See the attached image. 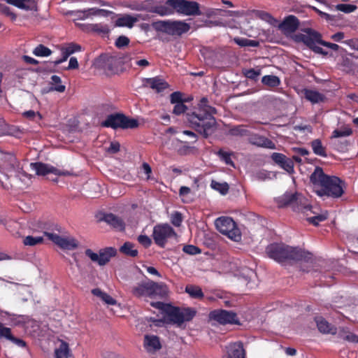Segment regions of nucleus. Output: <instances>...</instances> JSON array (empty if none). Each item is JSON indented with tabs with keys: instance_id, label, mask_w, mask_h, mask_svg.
<instances>
[{
	"instance_id": "nucleus-1",
	"label": "nucleus",
	"mask_w": 358,
	"mask_h": 358,
	"mask_svg": "<svg viewBox=\"0 0 358 358\" xmlns=\"http://www.w3.org/2000/svg\"><path fill=\"white\" fill-rule=\"evenodd\" d=\"M310 181L314 188H320L315 190L320 196L339 198L343 194L345 188V182L343 180L336 176L325 174L320 166H317L311 173Z\"/></svg>"
},
{
	"instance_id": "nucleus-2",
	"label": "nucleus",
	"mask_w": 358,
	"mask_h": 358,
	"mask_svg": "<svg viewBox=\"0 0 358 358\" xmlns=\"http://www.w3.org/2000/svg\"><path fill=\"white\" fill-rule=\"evenodd\" d=\"M266 253L271 259L279 263L312 259V253L298 247H292L284 243H271L266 248Z\"/></svg>"
},
{
	"instance_id": "nucleus-3",
	"label": "nucleus",
	"mask_w": 358,
	"mask_h": 358,
	"mask_svg": "<svg viewBox=\"0 0 358 358\" xmlns=\"http://www.w3.org/2000/svg\"><path fill=\"white\" fill-rule=\"evenodd\" d=\"M150 306L162 310L165 315V319L169 323L180 326L185 322L191 321L196 315V311L193 308H179L170 303L161 301L151 302Z\"/></svg>"
},
{
	"instance_id": "nucleus-4",
	"label": "nucleus",
	"mask_w": 358,
	"mask_h": 358,
	"mask_svg": "<svg viewBox=\"0 0 358 358\" xmlns=\"http://www.w3.org/2000/svg\"><path fill=\"white\" fill-rule=\"evenodd\" d=\"M277 203L279 207L291 206L294 211L301 212L307 216L313 213L312 206L308 203V199L297 192H285L277 198Z\"/></svg>"
},
{
	"instance_id": "nucleus-5",
	"label": "nucleus",
	"mask_w": 358,
	"mask_h": 358,
	"mask_svg": "<svg viewBox=\"0 0 358 358\" xmlns=\"http://www.w3.org/2000/svg\"><path fill=\"white\" fill-rule=\"evenodd\" d=\"M151 27L157 32L166 34L174 37H180L187 33L191 26L182 20H157L151 24Z\"/></svg>"
},
{
	"instance_id": "nucleus-6",
	"label": "nucleus",
	"mask_w": 358,
	"mask_h": 358,
	"mask_svg": "<svg viewBox=\"0 0 358 358\" xmlns=\"http://www.w3.org/2000/svg\"><path fill=\"white\" fill-rule=\"evenodd\" d=\"M137 120L130 118L121 113L110 114L101 123V127L113 129H135L138 127Z\"/></svg>"
},
{
	"instance_id": "nucleus-7",
	"label": "nucleus",
	"mask_w": 358,
	"mask_h": 358,
	"mask_svg": "<svg viewBox=\"0 0 358 358\" xmlns=\"http://www.w3.org/2000/svg\"><path fill=\"white\" fill-rule=\"evenodd\" d=\"M216 228L223 235L234 241L241 240V234L234 220L229 217H220L215 222Z\"/></svg>"
},
{
	"instance_id": "nucleus-8",
	"label": "nucleus",
	"mask_w": 358,
	"mask_h": 358,
	"mask_svg": "<svg viewBox=\"0 0 358 358\" xmlns=\"http://www.w3.org/2000/svg\"><path fill=\"white\" fill-rule=\"evenodd\" d=\"M305 32L306 34H300L296 35V40L303 42L315 53L324 56L327 55L328 52L327 51L317 45V43L320 44V42L321 41V34L310 28L306 29Z\"/></svg>"
},
{
	"instance_id": "nucleus-9",
	"label": "nucleus",
	"mask_w": 358,
	"mask_h": 358,
	"mask_svg": "<svg viewBox=\"0 0 358 358\" xmlns=\"http://www.w3.org/2000/svg\"><path fill=\"white\" fill-rule=\"evenodd\" d=\"M171 6L175 9V13L184 15H200L202 14L200 10V5L196 1L187 0H171Z\"/></svg>"
},
{
	"instance_id": "nucleus-10",
	"label": "nucleus",
	"mask_w": 358,
	"mask_h": 358,
	"mask_svg": "<svg viewBox=\"0 0 358 358\" xmlns=\"http://www.w3.org/2000/svg\"><path fill=\"white\" fill-rule=\"evenodd\" d=\"M176 233L169 224H159L154 227L152 237L155 244L164 248L167 239L176 236Z\"/></svg>"
},
{
	"instance_id": "nucleus-11",
	"label": "nucleus",
	"mask_w": 358,
	"mask_h": 358,
	"mask_svg": "<svg viewBox=\"0 0 358 358\" xmlns=\"http://www.w3.org/2000/svg\"><path fill=\"white\" fill-rule=\"evenodd\" d=\"M214 114L215 113H211L210 115L204 116V118L201 120V121L198 122L196 126H192V129L201 134L204 138H208L217 129V122L213 117Z\"/></svg>"
},
{
	"instance_id": "nucleus-12",
	"label": "nucleus",
	"mask_w": 358,
	"mask_h": 358,
	"mask_svg": "<svg viewBox=\"0 0 358 358\" xmlns=\"http://www.w3.org/2000/svg\"><path fill=\"white\" fill-rule=\"evenodd\" d=\"M209 317L220 324H239L236 313L223 309L214 310L209 313Z\"/></svg>"
},
{
	"instance_id": "nucleus-13",
	"label": "nucleus",
	"mask_w": 358,
	"mask_h": 358,
	"mask_svg": "<svg viewBox=\"0 0 358 358\" xmlns=\"http://www.w3.org/2000/svg\"><path fill=\"white\" fill-rule=\"evenodd\" d=\"M134 53L119 52L108 58L106 62V69L112 73L117 72L119 66L126 64L134 59Z\"/></svg>"
},
{
	"instance_id": "nucleus-14",
	"label": "nucleus",
	"mask_w": 358,
	"mask_h": 358,
	"mask_svg": "<svg viewBox=\"0 0 358 358\" xmlns=\"http://www.w3.org/2000/svg\"><path fill=\"white\" fill-rule=\"evenodd\" d=\"M44 235L64 250H71L77 248L78 246V243L74 238L62 237L56 234L50 232H44Z\"/></svg>"
},
{
	"instance_id": "nucleus-15",
	"label": "nucleus",
	"mask_w": 358,
	"mask_h": 358,
	"mask_svg": "<svg viewBox=\"0 0 358 358\" xmlns=\"http://www.w3.org/2000/svg\"><path fill=\"white\" fill-rule=\"evenodd\" d=\"M31 167L36 171L38 176H45L48 173H54L56 176H71L72 173L69 171H61L57 168L42 162L31 163Z\"/></svg>"
},
{
	"instance_id": "nucleus-16",
	"label": "nucleus",
	"mask_w": 358,
	"mask_h": 358,
	"mask_svg": "<svg viewBox=\"0 0 358 358\" xmlns=\"http://www.w3.org/2000/svg\"><path fill=\"white\" fill-rule=\"evenodd\" d=\"M152 280L145 277L143 280L131 287V293L137 298L143 296L152 298Z\"/></svg>"
},
{
	"instance_id": "nucleus-17",
	"label": "nucleus",
	"mask_w": 358,
	"mask_h": 358,
	"mask_svg": "<svg viewBox=\"0 0 358 358\" xmlns=\"http://www.w3.org/2000/svg\"><path fill=\"white\" fill-rule=\"evenodd\" d=\"M209 110L202 108H194L193 111L186 113V121L189 123V127L192 129V126H196L198 122L201 121L204 116L210 115L211 113H217V110L214 107H208Z\"/></svg>"
},
{
	"instance_id": "nucleus-18",
	"label": "nucleus",
	"mask_w": 358,
	"mask_h": 358,
	"mask_svg": "<svg viewBox=\"0 0 358 358\" xmlns=\"http://www.w3.org/2000/svg\"><path fill=\"white\" fill-rule=\"evenodd\" d=\"M248 142L257 147L275 149V144L271 140L258 134H250Z\"/></svg>"
},
{
	"instance_id": "nucleus-19",
	"label": "nucleus",
	"mask_w": 358,
	"mask_h": 358,
	"mask_svg": "<svg viewBox=\"0 0 358 358\" xmlns=\"http://www.w3.org/2000/svg\"><path fill=\"white\" fill-rule=\"evenodd\" d=\"M299 21L294 15H289L280 24L279 28L285 33L294 32L299 27Z\"/></svg>"
},
{
	"instance_id": "nucleus-20",
	"label": "nucleus",
	"mask_w": 358,
	"mask_h": 358,
	"mask_svg": "<svg viewBox=\"0 0 358 358\" xmlns=\"http://www.w3.org/2000/svg\"><path fill=\"white\" fill-rule=\"evenodd\" d=\"M101 220L106 222L116 230L122 231L125 229V223L123 220L113 213L104 214Z\"/></svg>"
},
{
	"instance_id": "nucleus-21",
	"label": "nucleus",
	"mask_w": 358,
	"mask_h": 358,
	"mask_svg": "<svg viewBox=\"0 0 358 358\" xmlns=\"http://www.w3.org/2000/svg\"><path fill=\"white\" fill-rule=\"evenodd\" d=\"M144 85H149L150 88L159 93L169 87V84L162 78L157 76L155 78H145Z\"/></svg>"
},
{
	"instance_id": "nucleus-22",
	"label": "nucleus",
	"mask_w": 358,
	"mask_h": 358,
	"mask_svg": "<svg viewBox=\"0 0 358 358\" xmlns=\"http://www.w3.org/2000/svg\"><path fill=\"white\" fill-rule=\"evenodd\" d=\"M227 349V358H245V351L242 342L232 343Z\"/></svg>"
},
{
	"instance_id": "nucleus-23",
	"label": "nucleus",
	"mask_w": 358,
	"mask_h": 358,
	"mask_svg": "<svg viewBox=\"0 0 358 358\" xmlns=\"http://www.w3.org/2000/svg\"><path fill=\"white\" fill-rule=\"evenodd\" d=\"M169 1H171V0H166L164 3V4L162 5H158L152 7L150 9V12L157 13V15L160 16H166V15H173L175 13V9L172 6H171V3Z\"/></svg>"
},
{
	"instance_id": "nucleus-24",
	"label": "nucleus",
	"mask_w": 358,
	"mask_h": 358,
	"mask_svg": "<svg viewBox=\"0 0 358 358\" xmlns=\"http://www.w3.org/2000/svg\"><path fill=\"white\" fill-rule=\"evenodd\" d=\"M318 330L322 334H336L337 333L336 328L329 323L322 317H316L315 318Z\"/></svg>"
},
{
	"instance_id": "nucleus-25",
	"label": "nucleus",
	"mask_w": 358,
	"mask_h": 358,
	"mask_svg": "<svg viewBox=\"0 0 358 358\" xmlns=\"http://www.w3.org/2000/svg\"><path fill=\"white\" fill-rule=\"evenodd\" d=\"M117 255V250L115 248L107 247L101 249L99 252V266H104L108 264L113 257Z\"/></svg>"
},
{
	"instance_id": "nucleus-26",
	"label": "nucleus",
	"mask_w": 358,
	"mask_h": 358,
	"mask_svg": "<svg viewBox=\"0 0 358 358\" xmlns=\"http://www.w3.org/2000/svg\"><path fill=\"white\" fill-rule=\"evenodd\" d=\"M152 298L158 296L161 299H164L169 295V287L164 282H156L152 280Z\"/></svg>"
},
{
	"instance_id": "nucleus-27",
	"label": "nucleus",
	"mask_w": 358,
	"mask_h": 358,
	"mask_svg": "<svg viewBox=\"0 0 358 358\" xmlns=\"http://www.w3.org/2000/svg\"><path fill=\"white\" fill-rule=\"evenodd\" d=\"M304 96L313 104L324 102L327 99L323 94L316 90L308 89L304 90Z\"/></svg>"
},
{
	"instance_id": "nucleus-28",
	"label": "nucleus",
	"mask_w": 358,
	"mask_h": 358,
	"mask_svg": "<svg viewBox=\"0 0 358 358\" xmlns=\"http://www.w3.org/2000/svg\"><path fill=\"white\" fill-rule=\"evenodd\" d=\"M138 21V18L134 17L131 15H124L119 17L115 21V27H127L129 28L133 27L135 22Z\"/></svg>"
},
{
	"instance_id": "nucleus-29",
	"label": "nucleus",
	"mask_w": 358,
	"mask_h": 358,
	"mask_svg": "<svg viewBox=\"0 0 358 358\" xmlns=\"http://www.w3.org/2000/svg\"><path fill=\"white\" fill-rule=\"evenodd\" d=\"M185 292L192 299H201L204 296L201 288L194 285H187L185 287Z\"/></svg>"
},
{
	"instance_id": "nucleus-30",
	"label": "nucleus",
	"mask_w": 358,
	"mask_h": 358,
	"mask_svg": "<svg viewBox=\"0 0 358 358\" xmlns=\"http://www.w3.org/2000/svg\"><path fill=\"white\" fill-rule=\"evenodd\" d=\"M245 127L243 124L232 126L229 129V134L233 136H249L250 132Z\"/></svg>"
},
{
	"instance_id": "nucleus-31",
	"label": "nucleus",
	"mask_w": 358,
	"mask_h": 358,
	"mask_svg": "<svg viewBox=\"0 0 358 358\" xmlns=\"http://www.w3.org/2000/svg\"><path fill=\"white\" fill-rule=\"evenodd\" d=\"M51 86L50 87L48 92L56 91L58 92H64L65 91L66 87L65 85L61 84L62 80L59 76L54 75L51 77Z\"/></svg>"
},
{
	"instance_id": "nucleus-32",
	"label": "nucleus",
	"mask_w": 358,
	"mask_h": 358,
	"mask_svg": "<svg viewBox=\"0 0 358 358\" xmlns=\"http://www.w3.org/2000/svg\"><path fill=\"white\" fill-rule=\"evenodd\" d=\"M120 251L127 256L135 257L138 255V252L134 249V244L131 242H126L120 248Z\"/></svg>"
},
{
	"instance_id": "nucleus-33",
	"label": "nucleus",
	"mask_w": 358,
	"mask_h": 358,
	"mask_svg": "<svg viewBox=\"0 0 358 358\" xmlns=\"http://www.w3.org/2000/svg\"><path fill=\"white\" fill-rule=\"evenodd\" d=\"M311 147L313 152L319 156L327 157L325 148L322 145V141L320 139H315L311 143Z\"/></svg>"
},
{
	"instance_id": "nucleus-34",
	"label": "nucleus",
	"mask_w": 358,
	"mask_h": 358,
	"mask_svg": "<svg viewBox=\"0 0 358 358\" xmlns=\"http://www.w3.org/2000/svg\"><path fill=\"white\" fill-rule=\"evenodd\" d=\"M145 344L148 347H151L155 350H159L161 348L159 339L156 336H145Z\"/></svg>"
},
{
	"instance_id": "nucleus-35",
	"label": "nucleus",
	"mask_w": 358,
	"mask_h": 358,
	"mask_svg": "<svg viewBox=\"0 0 358 358\" xmlns=\"http://www.w3.org/2000/svg\"><path fill=\"white\" fill-rule=\"evenodd\" d=\"M234 42L241 47H257L259 43L257 41L250 40L245 38H234Z\"/></svg>"
},
{
	"instance_id": "nucleus-36",
	"label": "nucleus",
	"mask_w": 358,
	"mask_h": 358,
	"mask_svg": "<svg viewBox=\"0 0 358 358\" xmlns=\"http://www.w3.org/2000/svg\"><path fill=\"white\" fill-rule=\"evenodd\" d=\"M56 358H68L70 357V351L68 345L62 343L59 348L55 350Z\"/></svg>"
},
{
	"instance_id": "nucleus-37",
	"label": "nucleus",
	"mask_w": 358,
	"mask_h": 358,
	"mask_svg": "<svg viewBox=\"0 0 358 358\" xmlns=\"http://www.w3.org/2000/svg\"><path fill=\"white\" fill-rule=\"evenodd\" d=\"M262 83L264 85L274 87L278 86L280 83V81L278 77L271 75L263 76L262 78Z\"/></svg>"
},
{
	"instance_id": "nucleus-38",
	"label": "nucleus",
	"mask_w": 358,
	"mask_h": 358,
	"mask_svg": "<svg viewBox=\"0 0 358 358\" xmlns=\"http://www.w3.org/2000/svg\"><path fill=\"white\" fill-rule=\"evenodd\" d=\"M33 54L37 57H48L52 54V51L43 44H39L33 50Z\"/></svg>"
},
{
	"instance_id": "nucleus-39",
	"label": "nucleus",
	"mask_w": 358,
	"mask_h": 358,
	"mask_svg": "<svg viewBox=\"0 0 358 358\" xmlns=\"http://www.w3.org/2000/svg\"><path fill=\"white\" fill-rule=\"evenodd\" d=\"M81 46L74 43H70L67 44L66 47L63 48L62 51L64 52V58H68L71 55L75 52L80 51Z\"/></svg>"
},
{
	"instance_id": "nucleus-40",
	"label": "nucleus",
	"mask_w": 358,
	"mask_h": 358,
	"mask_svg": "<svg viewBox=\"0 0 358 358\" xmlns=\"http://www.w3.org/2000/svg\"><path fill=\"white\" fill-rule=\"evenodd\" d=\"M43 243V238L41 236L34 237L32 236H27L23 239V244L28 246H35Z\"/></svg>"
},
{
	"instance_id": "nucleus-41",
	"label": "nucleus",
	"mask_w": 358,
	"mask_h": 358,
	"mask_svg": "<svg viewBox=\"0 0 358 358\" xmlns=\"http://www.w3.org/2000/svg\"><path fill=\"white\" fill-rule=\"evenodd\" d=\"M210 186L213 189L224 195L228 192L229 189V185L227 182L220 183L215 180H212Z\"/></svg>"
},
{
	"instance_id": "nucleus-42",
	"label": "nucleus",
	"mask_w": 358,
	"mask_h": 358,
	"mask_svg": "<svg viewBox=\"0 0 358 358\" xmlns=\"http://www.w3.org/2000/svg\"><path fill=\"white\" fill-rule=\"evenodd\" d=\"M92 32L98 34H108L110 32V28L107 24L102 23L92 24Z\"/></svg>"
},
{
	"instance_id": "nucleus-43",
	"label": "nucleus",
	"mask_w": 358,
	"mask_h": 358,
	"mask_svg": "<svg viewBox=\"0 0 358 358\" xmlns=\"http://www.w3.org/2000/svg\"><path fill=\"white\" fill-rule=\"evenodd\" d=\"M217 155L219 156L222 161L224 162L226 164L234 166V163L231 159L232 152H225L223 150L220 149L217 152Z\"/></svg>"
},
{
	"instance_id": "nucleus-44",
	"label": "nucleus",
	"mask_w": 358,
	"mask_h": 358,
	"mask_svg": "<svg viewBox=\"0 0 358 358\" xmlns=\"http://www.w3.org/2000/svg\"><path fill=\"white\" fill-rule=\"evenodd\" d=\"M357 6L353 4H345V3H339L335 6V8L337 10L343 12L345 13H350L355 11L357 9Z\"/></svg>"
},
{
	"instance_id": "nucleus-45",
	"label": "nucleus",
	"mask_w": 358,
	"mask_h": 358,
	"mask_svg": "<svg viewBox=\"0 0 358 358\" xmlns=\"http://www.w3.org/2000/svg\"><path fill=\"white\" fill-rule=\"evenodd\" d=\"M244 76L250 80H257L258 77L261 74L260 70H255L254 69H250L245 70L244 72Z\"/></svg>"
},
{
	"instance_id": "nucleus-46",
	"label": "nucleus",
	"mask_w": 358,
	"mask_h": 358,
	"mask_svg": "<svg viewBox=\"0 0 358 358\" xmlns=\"http://www.w3.org/2000/svg\"><path fill=\"white\" fill-rule=\"evenodd\" d=\"M182 222V213L178 211H175L171 214V222L175 227H180Z\"/></svg>"
},
{
	"instance_id": "nucleus-47",
	"label": "nucleus",
	"mask_w": 358,
	"mask_h": 358,
	"mask_svg": "<svg viewBox=\"0 0 358 358\" xmlns=\"http://www.w3.org/2000/svg\"><path fill=\"white\" fill-rule=\"evenodd\" d=\"M182 251L191 255L200 254L201 252V250L199 248L193 245H185L182 248Z\"/></svg>"
},
{
	"instance_id": "nucleus-48",
	"label": "nucleus",
	"mask_w": 358,
	"mask_h": 358,
	"mask_svg": "<svg viewBox=\"0 0 358 358\" xmlns=\"http://www.w3.org/2000/svg\"><path fill=\"white\" fill-rule=\"evenodd\" d=\"M280 166L289 173H292L294 172V163L291 159L286 157L285 160L283 161V163L280 164Z\"/></svg>"
},
{
	"instance_id": "nucleus-49",
	"label": "nucleus",
	"mask_w": 358,
	"mask_h": 358,
	"mask_svg": "<svg viewBox=\"0 0 358 358\" xmlns=\"http://www.w3.org/2000/svg\"><path fill=\"white\" fill-rule=\"evenodd\" d=\"M13 336L11 334V329L8 327H4L0 323V338H4L7 340H10Z\"/></svg>"
},
{
	"instance_id": "nucleus-50",
	"label": "nucleus",
	"mask_w": 358,
	"mask_h": 358,
	"mask_svg": "<svg viewBox=\"0 0 358 358\" xmlns=\"http://www.w3.org/2000/svg\"><path fill=\"white\" fill-rule=\"evenodd\" d=\"M352 133L351 129H345L343 130L336 129L333 131L331 138H339L343 136H348Z\"/></svg>"
},
{
	"instance_id": "nucleus-51",
	"label": "nucleus",
	"mask_w": 358,
	"mask_h": 358,
	"mask_svg": "<svg viewBox=\"0 0 358 358\" xmlns=\"http://www.w3.org/2000/svg\"><path fill=\"white\" fill-rule=\"evenodd\" d=\"M170 101L171 103L176 104L185 101L182 99V94L180 92H174L170 95Z\"/></svg>"
},
{
	"instance_id": "nucleus-52",
	"label": "nucleus",
	"mask_w": 358,
	"mask_h": 358,
	"mask_svg": "<svg viewBox=\"0 0 358 358\" xmlns=\"http://www.w3.org/2000/svg\"><path fill=\"white\" fill-rule=\"evenodd\" d=\"M327 217L326 215L320 214L313 217H308L307 220L310 223L313 224L315 226H317L318 225L319 222L324 221L325 220H327Z\"/></svg>"
},
{
	"instance_id": "nucleus-53",
	"label": "nucleus",
	"mask_w": 358,
	"mask_h": 358,
	"mask_svg": "<svg viewBox=\"0 0 358 358\" xmlns=\"http://www.w3.org/2000/svg\"><path fill=\"white\" fill-rule=\"evenodd\" d=\"M187 110V107L184 104V102L176 103L173 109V113L179 115L184 113Z\"/></svg>"
},
{
	"instance_id": "nucleus-54",
	"label": "nucleus",
	"mask_w": 358,
	"mask_h": 358,
	"mask_svg": "<svg viewBox=\"0 0 358 358\" xmlns=\"http://www.w3.org/2000/svg\"><path fill=\"white\" fill-rule=\"evenodd\" d=\"M129 43V39L128 37H127L125 36H119L115 41V45L118 48H124V47L128 45Z\"/></svg>"
},
{
	"instance_id": "nucleus-55",
	"label": "nucleus",
	"mask_w": 358,
	"mask_h": 358,
	"mask_svg": "<svg viewBox=\"0 0 358 358\" xmlns=\"http://www.w3.org/2000/svg\"><path fill=\"white\" fill-rule=\"evenodd\" d=\"M272 160L280 166L285 160L286 156L282 153L273 152L271 156Z\"/></svg>"
},
{
	"instance_id": "nucleus-56",
	"label": "nucleus",
	"mask_w": 358,
	"mask_h": 358,
	"mask_svg": "<svg viewBox=\"0 0 358 358\" xmlns=\"http://www.w3.org/2000/svg\"><path fill=\"white\" fill-rule=\"evenodd\" d=\"M0 11L7 16H10L12 20H15L17 17L16 15L10 10V8L4 4H0Z\"/></svg>"
},
{
	"instance_id": "nucleus-57",
	"label": "nucleus",
	"mask_w": 358,
	"mask_h": 358,
	"mask_svg": "<svg viewBox=\"0 0 358 358\" xmlns=\"http://www.w3.org/2000/svg\"><path fill=\"white\" fill-rule=\"evenodd\" d=\"M138 241L145 248H149L152 244V240L146 235H140L138 237Z\"/></svg>"
},
{
	"instance_id": "nucleus-58",
	"label": "nucleus",
	"mask_w": 358,
	"mask_h": 358,
	"mask_svg": "<svg viewBox=\"0 0 358 358\" xmlns=\"http://www.w3.org/2000/svg\"><path fill=\"white\" fill-rule=\"evenodd\" d=\"M85 254L93 262H96L99 264V254L94 252L91 249H87L85 251Z\"/></svg>"
},
{
	"instance_id": "nucleus-59",
	"label": "nucleus",
	"mask_w": 358,
	"mask_h": 358,
	"mask_svg": "<svg viewBox=\"0 0 358 358\" xmlns=\"http://www.w3.org/2000/svg\"><path fill=\"white\" fill-rule=\"evenodd\" d=\"M24 6L22 9L27 10H33L36 9V3L35 0H25L24 2Z\"/></svg>"
},
{
	"instance_id": "nucleus-60",
	"label": "nucleus",
	"mask_w": 358,
	"mask_h": 358,
	"mask_svg": "<svg viewBox=\"0 0 358 358\" xmlns=\"http://www.w3.org/2000/svg\"><path fill=\"white\" fill-rule=\"evenodd\" d=\"M257 15L262 20H265L268 22H270L273 18L272 15L265 11L258 10L257 13Z\"/></svg>"
},
{
	"instance_id": "nucleus-61",
	"label": "nucleus",
	"mask_w": 358,
	"mask_h": 358,
	"mask_svg": "<svg viewBox=\"0 0 358 358\" xmlns=\"http://www.w3.org/2000/svg\"><path fill=\"white\" fill-rule=\"evenodd\" d=\"M45 64H46V66L38 67L36 69V71L37 72L48 71V72H50V73L56 71V70L55 69V67H53V64H50V62H47Z\"/></svg>"
},
{
	"instance_id": "nucleus-62",
	"label": "nucleus",
	"mask_w": 358,
	"mask_h": 358,
	"mask_svg": "<svg viewBox=\"0 0 358 358\" xmlns=\"http://www.w3.org/2000/svg\"><path fill=\"white\" fill-rule=\"evenodd\" d=\"M208 99L207 97H203L200 99L198 106L196 108H202L206 110H209L208 107H211L208 104Z\"/></svg>"
},
{
	"instance_id": "nucleus-63",
	"label": "nucleus",
	"mask_w": 358,
	"mask_h": 358,
	"mask_svg": "<svg viewBox=\"0 0 358 358\" xmlns=\"http://www.w3.org/2000/svg\"><path fill=\"white\" fill-rule=\"evenodd\" d=\"M320 45L327 47L329 48H331V50L334 51H338L340 48L339 45L336 43H332L330 42H327L325 41H323L321 39V41L320 42Z\"/></svg>"
},
{
	"instance_id": "nucleus-64",
	"label": "nucleus",
	"mask_w": 358,
	"mask_h": 358,
	"mask_svg": "<svg viewBox=\"0 0 358 358\" xmlns=\"http://www.w3.org/2000/svg\"><path fill=\"white\" fill-rule=\"evenodd\" d=\"M120 145L118 142H111L110 147L108 148V152L110 153H117L120 151Z\"/></svg>"
}]
</instances>
